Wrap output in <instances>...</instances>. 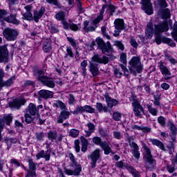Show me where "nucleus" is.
Here are the masks:
<instances>
[{
  "label": "nucleus",
  "instance_id": "obj_31",
  "mask_svg": "<svg viewBox=\"0 0 177 177\" xmlns=\"http://www.w3.org/2000/svg\"><path fill=\"white\" fill-rule=\"evenodd\" d=\"M95 107L99 113H103V111L107 113L109 111V108L106 106H103V104L100 102H97Z\"/></svg>",
  "mask_w": 177,
  "mask_h": 177
},
{
  "label": "nucleus",
  "instance_id": "obj_5",
  "mask_svg": "<svg viewBox=\"0 0 177 177\" xmlns=\"http://www.w3.org/2000/svg\"><path fill=\"white\" fill-rule=\"evenodd\" d=\"M158 66L159 68V70H160L162 75H163V77H164V80L165 81H167L168 80H171V71H169V68H168V66H167V64H165V62H160L158 63Z\"/></svg>",
  "mask_w": 177,
  "mask_h": 177
},
{
  "label": "nucleus",
  "instance_id": "obj_33",
  "mask_svg": "<svg viewBox=\"0 0 177 177\" xmlns=\"http://www.w3.org/2000/svg\"><path fill=\"white\" fill-rule=\"evenodd\" d=\"M87 127L88 128V130L85 131L86 137L91 136V135H92V133H93V132H95V124H93V123L87 124Z\"/></svg>",
  "mask_w": 177,
  "mask_h": 177
},
{
  "label": "nucleus",
  "instance_id": "obj_11",
  "mask_svg": "<svg viewBox=\"0 0 177 177\" xmlns=\"http://www.w3.org/2000/svg\"><path fill=\"white\" fill-rule=\"evenodd\" d=\"M9 51L6 46H0V63H8Z\"/></svg>",
  "mask_w": 177,
  "mask_h": 177
},
{
  "label": "nucleus",
  "instance_id": "obj_24",
  "mask_svg": "<svg viewBox=\"0 0 177 177\" xmlns=\"http://www.w3.org/2000/svg\"><path fill=\"white\" fill-rule=\"evenodd\" d=\"M127 139L129 143V146L131 149V151H136L137 150H139V146L138 145V144H136V142H133V140H135V137L130 136Z\"/></svg>",
  "mask_w": 177,
  "mask_h": 177
},
{
  "label": "nucleus",
  "instance_id": "obj_41",
  "mask_svg": "<svg viewBox=\"0 0 177 177\" xmlns=\"http://www.w3.org/2000/svg\"><path fill=\"white\" fill-rule=\"evenodd\" d=\"M84 113H89L90 114H93V113H95V108L92 107L90 105H84L83 106Z\"/></svg>",
  "mask_w": 177,
  "mask_h": 177
},
{
  "label": "nucleus",
  "instance_id": "obj_51",
  "mask_svg": "<svg viewBox=\"0 0 177 177\" xmlns=\"http://www.w3.org/2000/svg\"><path fill=\"white\" fill-rule=\"evenodd\" d=\"M34 119L32 117H31V115L30 113H26L25 114V121L27 124H31L32 121H33Z\"/></svg>",
  "mask_w": 177,
  "mask_h": 177
},
{
  "label": "nucleus",
  "instance_id": "obj_29",
  "mask_svg": "<svg viewBox=\"0 0 177 177\" xmlns=\"http://www.w3.org/2000/svg\"><path fill=\"white\" fill-rule=\"evenodd\" d=\"M34 75H35L37 80H39V81H41V82H43L44 80H45L48 77V76H45V73H44V71L41 70L36 71L34 73Z\"/></svg>",
  "mask_w": 177,
  "mask_h": 177
},
{
  "label": "nucleus",
  "instance_id": "obj_59",
  "mask_svg": "<svg viewBox=\"0 0 177 177\" xmlns=\"http://www.w3.org/2000/svg\"><path fill=\"white\" fill-rule=\"evenodd\" d=\"M93 142L95 143V145H97L98 146H100V147L103 142H102V138H100V137H94L93 138Z\"/></svg>",
  "mask_w": 177,
  "mask_h": 177
},
{
  "label": "nucleus",
  "instance_id": "obj_32",
  "mask_svg": "<svg viewBox=\"0 0 177 177\" xmlns=\"http://www.w3.org/2000/svg\"><path fill=\"white\" fill-rule=\"evenodd\" d=\"M73 115H78V114H83L84 113V106L76 105L75 109L71 111Z\"/></svg>",
  "mask_w": 177,
  "mask_h": 177
},
{
  "label": "nucleus",
  "instance_id": "obj_27",
  "mask_svg": "<svg viewBox=\"0 0 177 177\" xmlns=\"http://www.w3.org/2000/svg\"><path fill=\"white\" fill-rule=\"evenodd\" d=\"M150 142L153 145V146H156L160 150H163V151H165V147L164 146V144L160 141L159 140L157 139H151Z\"/></svg>",
  "mask_w": 177,
  "mask_h": 177
},
{
  "label": "nucleus",
  "instance_id": "obj_56",
  "mask_svg": "<svg viewBox=\"0 0 177 177\" xmlns=\"http://www.w3.org/2000/svg\"><path fill=\"white\" fill-rule=\"evenodd\" d=\"M113 138H115V139H118V140L122 139V134L119 131H114Z\"/></svg>",
  "mask_w": 177,
  "mask_h": 177
},
{
  "label": "nucleus",
  "instance_id": "obj_17",
  "mask_svg": "<svg viewBox=\"0 0 177 177\" xmlns=\"http://www.w3.org/2000/svg\"><path fill=\"white\" fill-rule=\"evenodd\" d=\"M104 97L106 99V104L108 107H110V109L118 104V100L114 98H111V96L109 95V93H106L104 94Z\"/></svg>",
  "mask_w": 177,
  "mask_h": 177
},
{
  "label": "nucleus",
  "instance_id": "obj_19",
  "mask_svg": "<svg viewBox=\"0 0 177 177\" xmlns=\"http://www.w3.org/2000/svg\"><path fill=\"white\" fill-rule=\"evenodd\" d=\"M39 95L42 99H52L53 97V91H48V90H40L39 91Z\"/></svg>",
  "mask_w": 177,
  "mask_h": 177
},
{
  "label": "nucleus",
  "instance_id": "obj_37",
  "mask_svg": "<svg viewBox=\"0 0 177 177\" xmlns=\"http://www.w3.org/2000/svg\"><path fill=\"white\" fill-rule=\"evenodd\" d=\"M29 170L28 171L35 172L37 171V165L32 159L28 160Z\"/></svg>",
  "mask_w": 177,
  "mask_h": 177
},
{
  "label": "nucleus",
  "instance_id": "obj_60",
  "mask_svg": "<svg viewBox=\"0 0 177 177\" xmlns=\"http://www.w3.org/2000/svg\"><path fill=\"white\" fill-rule=\"evenodd\" d=\"M23 19H26V20H32V14L30 12H26L24 14Z\"/></svg>",
  "mask_w": 177,
  "mask_h": 177
},
{
  "label": "nucleus",
  "instance_id": "obj_3",
  "mask_svg": "<svg viewBox=\"0 0 177 177\" xmlns=\"http://www.w3.org/2000/svg\"><path fill=\"white\" fill-rule=\"evenodd\" d=\"M131 104L134 115H136V117H139V118H142L143 117V114H145V109L140 104V102H139L136 98H133Z\"/></svg>",
  "mask_w": 177,
  "mask_h": 177
},
{
  "label": "nucleus",
  "instance_id": "obj_58",
  "mask_svg": "<svg viewBox=\"0 0 177 177\" xmlns=\"http://www.w3.org/2000/svg\"><path fill=\"white\" fill-rule=\"evenodd\" d=\"M68 103L71 106H74V104H75V97H74L73 94L69 95Z\"/></svg>",
  "mask_w": 177,
  "mask_h": 177
},
{
  "label": "nucleus",
  "instance_id": "obj_38",
  "mask_svg": "<svg viewBox=\"0 0 177 177\" xmlns=\"http://www.w3.org/2000/svg\"><path fill=\"white\" fill-rule=\"evenodd\" d=\"M147 107L150 114H151L154 117L157 116V113H158V111L157 110V109L153 108V105L151 104H147Z\"/></svg>",
  "mask_w": 177,
  "mask_h": 177
},
{
  "label": "nucleus",
  "instance_id": "obj_44",
  "mask_svg": "<svg viewBox=\"0 0 177 177\" xmlns=\"http://www.w3.org/2000/svg\"><path fill=\"white\" fill-rule=\"evenodd\" d=\"M78 135H80V130L71 129L69 131V136H71V138H77Z\"/></svg>",
  "mask_w": 177,
  "mask_h": 177
},
{
  "label": "nucleus",
  "instance_id": "obj_15",
  "mask_svg": "<svg viewBox=\"0 0 177 177\" xmlns=\"http://www.w3.org/2000/svg\"><path fill=\"white\" fill-rule=\"evenodd\" d=\"M92 62L99 63L100 64H107L109 63V57L106 56L101 57L99 55H95L92 57Z\"/></svg>",
  "mask_w": 177,
  "mask_h": 177
},
{
  "label": "nucleus",
  "instance_id": "obj_36",
  "mask_svg": "<svg viewBox=\"0 0 177 177\" xmlns=\"http://www.w3.org/2000/svg\"><path fill=\"white\" fill-rule=\"evenodd\" d=\"M127 171L133 175V177H141L140 172L138 171L136 169H135L132 166L127 167Z\"/></svg>",
  "mask_w": 177,
  "mask_h": 177
},
{
  "label": "nucleus",
  "instance_id": "obj_63",
  "mask_svg": "<svg viewBox=\"0 0 177 177\" xmlns=\"http://www.w3.org/2000/svg\"><path fill=\"white\" fill-rule=\"evenodd\" d=\"M120 62H122V63H123V64H127V54H125V53H121Z\"/></svg>",
  "mask_w": 177,
  "mask_h": 177
},
{
  "label": "nucleus",
  "instance_id": "obj_45",
  "mask_svg": "<svg viewBox=\"0 0 177 177\" xmlns=\"http://www.w3.org/2000/svg\"><path fill=\"white\" fill-rule=\"evenodd\" d=\"M120 67L121 70H122L124 77H127V78H128V77H129V71H128L127 66L122 64H120Z\"/></svg>",
  "mask_w": 177,
  "mask_h": 177
},
{
  "label": "nucleus",
  "instance_id": "obj_46",
  "mask_svg": "<svg viewBox=\"0 0 177 177\" xmlns=\"http://www.w3.org/2000/svg\"><path fill=\"white\" fill-rule=\"evenodd\" d=\"M162 17L163 19H169V17H171V11L169 8H166L163 10Z\"/></svg>",
  "mask_w": 177,
  "mask_h": 177
},
{
  "label": "nucleus",
  "instance_id": "obj_16",
  "mask_svg": "<svg viewBox=\"0 0 177 177\" xmlns=\"http://www.w3.org/2000/svg\"><path fill=\"white\" fill-rule=\"evenodd\" d=\"M52 151L48 149L46 153L45 151L42 150L39 153H38L36 156L37 160H40V158H44L46 161H49L50 160V154Z\"/></svg>",
  "mask_w": 177,
  "mask_h": 177
},
{
  "label": "nucleus",
  "instance_id": "obj_34",
  "mask_svg": "<svg viewBox=\"0 0 177 177\" xmlns=\"http://www.w3.org/2000/svg\"><path fill=\"white\" fill-rule=\"evenodd\" d=\"M162 41L163 44H167L171 48H175L176 46V43L174 42V40L168 38V37H162Z\"/></svg>",
  "mask_w": 177,
  "mask_h": 177
},
{
  "label": "nucleus",
  "instance_id": "obj_64",
  "mask_svg": "<svg viewBox=\"0 0 177 177\" xmlns=\"http://www.w3.org/2000/svg\"><path fill=\"white\" fill-rule=\"evenodd\" d=\"M35 136L37 140H43L44 138H45V135L42 132L36 133Z\"/></svg>",
  "mask_w": 177,
  "mask_h": 177
},
{
  "label": "nucleus",
  "instance_id": "obj_22",
  "mask_svg": "<svg viewBox=\"0 0 177 177\" xmlns=\"http://www.w3.org/2000/svg\"><path fill=\"white\" fill-rule=\"evenodd\" d=\"M44 13H45V8L44 7H41L40 10L34 12L33 19L36 23H38V21H39V19L42 17Z\"/></svg>",
  "mask_w": 177,
  "mask_h": 177
},
{
  "label": "nucleus",
  "instance_id": "obj_10",
  "mask_svg": "<svg viewBox=\"0 0 177 177\" xmlns=\"http://www.w3.org/2000/svg\"><path fill=\"white\" fill-rule=\"evenodd\" d=\"M73 167H75V170H71L70 169H66L64 168L65 174L66 175H73L74 176H78L80 174H81V171H82V167H81V165L77 164L76 162V165H72Z\"/></svg>",
  "mask_w": 177,
  "mask_h": 177
},
{
  "label": "nucleus",
  "instance_id": "obj_39",
  "mask_svg": "<svg viewBox=\"0 0 177 177\" xmlns=\"http://www.w3.org/2000/svg\"><path fill=\"white\" fill-rule=\"evenodd\" d=\"M15 77H12L11 78H10L9 80H8L6 82H1V86H12V85H13V82H15Z\"/></svg>",
  "mask_w": 177,
  "mask_h": 177
},
{
  "label": "nucleus",
  "instance_id": "obj_23",
  "mask_svg": "<svg viewBox=\"0 0 177 177\" xmlns=\"http://www.w3.org/2000/svg\"><path fill=\"white\" fill-rule=\"evenodd\" d=\"M43 50L45 53H48L52 50V41L46 39L43 43Z\"/></svg>",
  "mask_w": 177,
  "mask_h": 177
},
{
  "label": "nucleus",
  "instance_id": "obj_20",
  "mask_svg": "<svg viewBox=\"0 0 177 177\" xmlns=\"http://www.w3.org/2000/svg\"><path fill=\"white\" fill-rule=\"evenodd\" d=\"M26 113L30 114V115H36L38 113L39 109L35 106V104L30 103L26 109Z\"/></svg>",
  "mask_w": 177,
  "mask_h": 177
},
{
  "label": "nucleus",
  "instance_id": "obj_2",
  "mask_svg": "<svg viewBox=\"0 0 177 177\" xmlns=\"http://www.w3.org/2000/svg\"><path fill=\"white\" fill-rule=\"evenodd\" d=\"M130 67L129 68V71L133 75H136V73H142L143 70V66L140 62V57H133L129 62Z\"/></svg>",
  "mask_w": 177,
  "mask_h": 177
},
{
  "label": "nucleus",
  "instance_id": "obj_55",
  "mask_svg": "<svg viewBox=\"0 0 177 177\" xmlns=\"http://www.w3.org/2000/svg\"><path fill=\"white\" fill-rule=\"evenodd\" d=\"M158 3L163 9L168 6V3H167L165 0H158Z\"/></svg>",
  "mask_w": 177,
  "mask_h": 177
},
{
  "label": "nucleus",
  "instance_id": "obj_52",
  "mask_svg": "<svg viewBox=\"0 0 177 177\" xmlns=\"http://www.w3.org/2000/svg\"><path fill=\"white\" fill-rule=\"evenodd\" d=\"M77 5V10L79 13H84V8H82V3L80 0H76Z\"/></svg>",
  "mask_w": 177,
  "mask_h": 177
},
{
  "label": "nucleus",
  "instance_id": "obj_35",
  "mask_svg": "<svg viewBox=\"0 0 177 177\" xmlns=\"http://www.w3.org/2000/svg\"><path fill=\"white\" fill-rule=\"evenodd\" d=\"M48 139L51 142H55L57 139V132L56 131H50L48 133Z\"/></svg>",
  "mask_w": 177,
  "mask_h": 177
},
{
  "label": "nucleus",
  "instance_id": "obj_42",
  "mask_svg": "<svg viewBox=\"0 0 177 177\" xmlns=\"http://www.w3.org/2000/svg\"><path fill=\"white\" fill-rule=\"evenodd\" d=\"M54 106L58 107V109H61V110H64V109H66V104L60 100L55 101Z\"/></svg>",
  "mask_w": 177,
  "mask_h": 177
},
{
  "label": "nucleus",
  "instance_id": "obj_53",
  "mask_svg": "<svg viewBox=\"0 0 177 177\" xmlns=\"http://www.w3.org/2000/svg\"><path fill=\"white\" fill-rule=\"evenodd\" d=\"M121 113L120 112H114L113 114V118L114 120V121H120V120H121Z\"/></svg>",
  "mask_w": 177,
  "mask_h": 177
},
{
  "label": "nucleus",
  "instance_id": "obj_48",
  "mask_svg": "<svg viewBox=\"0 0 177 177\" xmlns=\"http://www.w3.org/2000/svg\"><path fill=\"white\" fill-rule=\"evenodd\" d=\"M167 125L169 127L170 131L172 132V133H176V127L175 126V124H174V123H172V122H169Z\"/></svg>",
  "mask_w": 177,
  "mask_h": 177
},
{
  "label": "nucleus",
  "instance_id": "obj_30",
  "mask_svg": "<svg viewBox=\"0 0 177 177\" xmlns=\"http://www.w3.org/2000/svg\"><path fill=\"white\" fill-rule=\"evenodd\" d=\"M86 66H88V61L84 59L80 64V73L84 77H86V75H87V73H86Z\"/></svg>",
  "mask_w": 177,
  "mask_h": 177
},
{
  "label": "nucleus",
  "instance_id": "obj_62",
  "mask_svg": "<svg viewBox=\"0 0 177 177\" xmlns=\"http://www.w3.org/2000/svg\"><path fill=\"white\" fill-rule=\"evenodd\" d=\"M131 154L133 156L134 158H136V160H139L140 158V151H139V149L137 151H131Z\"/></svg>",
  "mask_w": 177,
  "mask_h": 177
},
{
  "label": "nucleus",
  "instance_id": "obj_54",
  "mask_svg": "<svg viewBox=\"0 0 177 177\" xmlns=\"http://www.w3.org/2000/svg\"><path fill=\"white\" fill-rule=\"evenodd\" d=\"M114 75L115 77H117V78H121L124 75V74L121 72V70L117 68L114 69Z\"/></svg>",
  "mask_w": 177,
  "mask_h": 177
},
{
  "label": "nucleus",
  "instance_id": "obj_13",
  "mask_svg": "<svg viewBox=\"0 0 177 177\" xmlns=\"http://www.w3.org/2000/svg\"><path fill=\"white\" fill-rule=\"evenodd\" d=\"M142 9L147 15H153V6L150 0H142Z\"/></svg>",
  "mask_w": 177,
  "mask_h": 177
},
{
  "label": "nucleus",
  "instance_id": "obj_49",
  "mask_svg": "<svg viewBox=\"0 0 177 177\" xmlns=\"http://www.w3.org/2000/svg\"><path fill=\"white\" fill-rule=\"evenodd\" d=\"M113 44L115 45V46L118 48V49H120V50H124V47L122 42H121L120 41H113Z\"/></svg>",
  "mask_w": 177,
  "mask_h": 177
},
{
  "label": "nucleus",
  "instance_id": "obj_7",
  "mask_svg": "<svg viewBox=\"0 0 177 177\" xmlns=\"http://www.w3.org/2000/svg\"><path fill=\"white\" fill-rule=\"evenodd\" d=\"M95 41L97 44L100 49H101L102 52L104 53L109 52V50L111 49V44L109 41L105 44V42L99 37L96 39Z\"/></svg>",
  "mask_w": 177,
  "mask_h": 177
},
{
  "label": "nucleus",
  "instance_id": "obj_40",
  "mask_svg": "<svg viewBox=\"0 0 177 177\" xmlns=\"http://www.w3.org/2000/svg\"><path fill=\"white\" fill-rule=\"evenodd\" d=\"M124 160H123L117 162L115 163V167H117V168H126V169H128L127 167H131V165H128L127 163H124Z\"/></svg>",
  "mask_w": 177,
  "mask_h": 177
},
{
  "label": "nucleus",
  "instance_id": "obj_50",
  "mask_svg": "<svg viewBox=\"0 0 177 177\" xmlns=\"http://www.w3.org/2000/svg\"><path fill=\"white\" fill-rule=\"evenodd\" d=\"M12 120H13V118L10 115H7L3 117V120L6 121V125H10Z\"/></svg>",
  "mask_w": 177,
  "mask_h": 177
},
{
  "label": "nucleus",
  "instance_id": "obj_61",
  "mask_svg": "<svg viewBox=\"0 0 177 177\" xmlns=\"http://www.w3.org/2000/svg\"><path fill=\"white\" fill-rule=\"evenodd\" d=\"M5 16H8V11L0 9V20H5Z\"/></svg>",
  "mask_w": 177,
  "mask_h": 177
},
{
  "label": "nucleus",
  "instance_id": "obj_26",
  "mask_svg": "<svg viewBox=\"0 0 177 177\" xmlns=\"http://www.w3.org/2000/svg\"><path fill=\"white\" fill-rule=\"evenodd\" d=\"M100 147L102 148L106 156H109V154L112 152L111 147H110V145L107 142H102L100 145Z\"/></svg>",
  "mask_w": 177,
  "mask_h": 177
},
{
  "label": "nucleus",
  "instance_id": "obj_6",
  "mask_svg": "<svg viewBox=\"0 0 177 177\" xmlns=\"http://www.w3.org/2000/svg\"><path fill=\"white\" fill-rule=\"evenodd\" d=\"M115 24V31L113 35L115 37H120V32H121L122 30L125 28V26L124 25V20L121 19H117L114 21Z\"/></svg>",
  "mask_w": 177,
  "mask_h": 177
},
{
  "label": "nucleus",
  "instance_id": "obj_18",
  "mask_svg": "<svg viewBox=\"0 0 177 177\" xmlns=\"http://www.w3.org/2000/svg\"><path fill=\"white\" fill-rule=\"evenodd\" d=\"M154 32H156V29L154 30L153 23L149 22L145 30L146 37H147V38H151L153 35H154Z\"/></svg>",
  "mask_w": 177,
  "mask_h": 177
},
{
  "label": "nucleus",
  "instance_id": "obj_12",
  "mask_svg": "<svg viewBox=\"0 0 177 177\" xmlns=\"http://www.w3.org/2000/svg\"><path fill=\"white\" fill-rule=\"evenodd\" d=\"M26 104V100L24 98H17L15 99L12 102L9 103V106L12 107V109H20L21 106H24Z\"/></svg>",
  "mask_w": 177,
  "mask_h": 177
},
{
  "label": "nucleus",
  "instance_id": "obj_43",
  "mask_svg": "<svg viewBox=\"0 0 177 177\" xmlns=\"http://www.w3.org/2000/svg\"><path fill=\"white\" fill-rule=\"evenodd\" d=\"M55 17L57 20H59V21H64V17H66V15H64V12L63 11H61L57 13Z\"/></svg>",
  "mask_w": 177,
  "mask_h": 177
},
{
  "label": "nucleus",
  "instance_id": "obj_21",
  "mask_svg": "<svg viewBox=\"0 0 177 177\" xmlns=\"http://www.w3.org/2000/svg\"><path fill=\"white\" fill-rule=\"evenodd\" d=\"M44 86H48V88H55L56 86V84H55V80L52 77H46L44 80H43V82H41Z\"/></svg>",
  "mask_w": 177,
  "mask_h": 177
},
{
  "label": "nucleus",
  "instance_id": "obj_8",
  "mask_svg": "<svg viewBox=\"0 0 177 177\" xmlns=\"http://www.w3.org/2000/svg\"><path fill=\"white\" fill-rule=\"evenodd\" d=\"M89 158L91 160V167L96 168V162H97V160L100 158V149H95L91 153Z\"/></svg>",
  "mask_w": 177,
  "mask_h": 177
},
{
  "label": "nucleus",
  "instance_id": "obj_47",
  "mask_svg": "<svg viewBox=\"0 0 177 177\" xmlns=\"http://www.w3.org/2000/svg\"><path fill=\"white\" fill-rule=\"evenodd\" d=\"M158 122L161 125V127H165V124L167 122V119L163 116H160L158 118Z\"/></svg>",
  "mask_w": 177,
  "mask_h": 177
},
{
  "label": "nucleus",
  "instance_id": "obj_57",
  "mask_svg": "<svg viewBox=\"0 0 177 177\" xmlns=\"http://www.w3.org/2000/svg\"><path fill=\"white\" fill-rule=\"evenodd\" d=\"M130 44L133 48H138L139 46V44H138V41H136V39L134 37H131L130 39Z\"/></svg>",
  "mask_w": 177,
  "mask_h": 177
},
{
  "label": "nucleus",
  "instance_id": "obj_28",
  "mask_svg": "<svg viewBox=\"0 0 177 177\" xmlns=\"http://www.w3.org/2000/svg\"><path fill=\"white\" fill-rule=\"evenodd\" d=\"M90 72L91 73L93 77H96L99 74V68L97 64L94 63L90 64Z\"/></svg>",
  "mask_w": 177,
  "mask_h": 177
},
{
  "label": "nucleus",
  "instance_id": "obj_4",
  "mask_svg": "<svg viewBox=\"0 0 177 177\" xmlns=\"http://www.w3.org/2000/svg\"><path fill=\"white\" fill-rule=\"evenodd\" d=\"M4 38L7 41H16L19 37V32L16 29L6 28L3 32Z\"/></svg>",
  "mask_w": 177,
  "mask_h": 177
},
{
  "label": "nucleus",
  "instance_id": "obj_9",
  "mask_svg": "<svg viewBox=\"0 0 177 177\" xmlns=\"http://www.w3.org/2000/svg\"><path fill=\"white\" fill-rule=\"evenodd\" d=\"M155 33L160 34L161 32H167L168 30H169V26H168V23L167 21H164L158 24V25H155Z\"/></svg>",
  "mask_w": 177,
  "mask_h": 177
},
{
  "label": "nucleus",
  "instance_id": "obj_14",
  "mask_svg": "<svg viewBox=\"0 0 177 177\" xmlns=\"http://www.w3.org/2000/svg\"><path fill=\"white\" fill-rule=\"evenodd\" d=\"M71 115V112L68 111H62L60 112L58 118H57V122L58 124H63L65 120H68Z\"/></svg>",
  "mask_w": 177,
  "mask_h": 177
},
{
  "label": "nucleus",
  "instance_id": "obj_1",
  "mask_svg": "<svg viewBox=\"0 0 177 177\" xmlns=\"http://www.w3.org/2000/svg\"><path fill=\"white\" fill-rule=\"evenodd\" d=\"M143 153V160L145 162L146 168H154L156 167V160L151 155V149L145 142H142Z\"/></svg>",
  "mask_w": 177,
  "mask_h": 177
},
{
  "label": "nucleus",
  "instance_id": "obj_25",
  "mask_svg": "<svg viewBox=\"0 0 177 177\" xmlns=\"http://www.w3.org/2000/svg\"><path fill=\"white\" fill-rule=\"evenodd\" d=\"M4 21H7V23H12V24H20V21L16 19V15H10V16L5 17Z\"/></svg>",
  "mask_w": 177,
  "mask_h": 177
}]
</instances>
